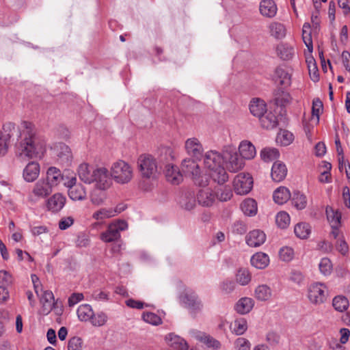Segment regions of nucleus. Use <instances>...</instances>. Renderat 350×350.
<instances>
[{"instance_id":"1","label":"nucleus","mask_w":350,"mask_h":350,"mask_svg":"<svg viewBox=\"0 0 350 350\" xmlns=\"http://www.w3.org/2000/svg\"><path fill=\"white\" fill-rule=\"evenodd\" d=\"M18 131L20 157L28 159L41 157L45 151L46 142L36 135L34 125L24 121Z\"/></svg>"},{"instance_id":"2","label":"nucleus","mask_w":350,"mask_h":350,"mask_svg":"<svg viewBox=\"0 0 350 350\" xmlns=\"http://www.w3.org/2000/svg\"><path fill=\"white\" fill-rule=\"evenodd\" d=\"M204 166L208 170L211 178L218 184L221 185L228 180V175L223 166L224 159L223 152L215 150L206 152L204 158Z\"/></svg>"},{"instance_id":"3","label":"nucleus","mask_w":350,"mask_h":350,"mask_svg":"<svg viewBox=\"0 0 350 350\" xmlns=\"http://www.w3.org/2000/svg\"><path fill=\"white\" fill-rule=\"evenodd\" d=\"M173 151L170 147H163L160 150V161L165 162V174L168 182L173 185H178L183 180V174L178 167L168 163L174 159Z\"/></svg>"},{"instance_id":"4","label":"nucleus","mask_w":350,"mask_h":350,"mask_svg":"<svg viewBox=\"0 0 350 350\" xmlns=\"http://www.w3.org/2000/svg\"><path fill=\"white\" fill-rule=\"evenodd\" d=\"M195 159H185L182 161V172L186 176L190 177L195 185L205 187L208 185L207 177L202 174V172Z\"/></svg>"},{"instance_id":"5","label":"nucleus","mask_w":350,"mask_h":350,"mask_svg":"<svg viewBox=\"0 0 350 350\" xmlns=\"http://www.w3.org/2000/svg\"><path fill=\"white\" fill-rule=\"evenodd\" d=\"M128 223L125 220L118 219L111 223L107 230L100 234V239L106 243L113 242L120 239V232L128 228Z\"/></svg>"},{"instance_id":"6","label":"nucleus","mask_w":350,"mask_h":350,"mask_svg":"<svg viewBox=\"0 0 350 350\" xmlns=\"http://www.w3.org/2000/svg\"><path fill=\"white\" fill-rule=\"evenodd\" d=\"M111 175L118 183L124 184L131 180L133 171L127 163L120 160L113 164Z\"/></svg>"},{"instance_id":"7","label":"nucleus","mask_w":350,"mask_h":350,"mask_svg":"<svg viewBox=\"0 0 350 350\" xmlns=\"http://www.w3.org/2000/svg\"><path fill=\"white\" fill-rule=\"evenodd\" d=\"M180 301L194 317L203 308V304L198 295L192 290L185 291L180 297Z\"/></svg>"},{"instance_id":"8","label":"nucleus","mask_w":350,"mask_h":350,"mask_svg":"<svg viewBox=\"0 0 350 350\" xmlns=\"http://www.w3.org/2000/svg\"><path fill=\"white\" fill-rule=\"evenodd\" d=\"M138 165L143 178H154L157 174V165L151 155H141L138 159Z\"/></svg>"},{"instance_id":"9","label":"nucleus","mask_w":350,"mask_h":350,"mask_svg":"<svg viewBox=\"0 0 350 350\" xmlns=\"http://www.w3.org/2000/svg\"><path fill=\"white\" fill-rule=\"evenodd\" d=\"M327 288L325 284L314 282L308 287V297L311 303L321 304L327 299Z\"/></svg>"},{"instance_id":"10","label":"nucleus","mask_w":350,"mask_h":350,"mask_svg":"<svg viewBox=\"0 0 350 350\" xmlns=\"http://www.w3.org/2000/svg\"><path fill=\"white\" fill-rule=\"evenodd\" d=\"M223 157L226 168L231 172H237L244 165L242 157H240L234 149L229 148L223 150Z\"/></svg>"},{"instance_id":"11","label":"nucleus","mask_w":350,"mask_h":350,"mask_svg":"<svg viewBox=\"0 0 350 350\" xmlns=\"http://www.w3.org/2000/svg\"><path fill=\"white\" fill-rule=\"evenodd\" d=\"M253 183V178L250 174L240 173L233 181L234 191L238 195H245L252 189Z\"/></svg>"},{"instance_id":"12","label":"nucleus","mask_w":350,"mask_h":350,"mask_svg":"<svg viewBox=\"0 0 350 350\" xmlns=\"http://www.w3.org/2000/svg\"><path fill=\"white\" fill-rule=\"evenodd\" d=\"M52 192V187L45 181V180H39L34 185L31 193L29 196V199L33 202H36L41 198H45Z\"/></svg>"},{"instance_id":"13","label":"nucleus","mask_w":350,"mask_h":350,"mask_svg":"<svg viewBox=\"0 0 350 350\" xmlns=\"http://www.w3.org/2000/svg\"><path fill=\"white\" fill-rule=\"evenodd\" d=\"M189 334L192 338L204 344L208 348L216 350L221 347V342L218 340L205 332L198 329H191L189 331Z\"/></svg>"},{"instance_id":"14","label":"nucleus","mask_w":350,"mask_h":350,"mask_svg":"<svg viewBox=\"0 0 350 350\" xmlns=\"http://www.w3.org/2000/svg\"><path fill=\"white\" fill-rule=\"evenodd\" d=\"M93 178L96 187L100 190H106L111 184V179L109 172L105 167L96 168Z\"/></svg>"},{"instance_id":"15","label":"nucleus","mask_w":350,"mask_h":350,"mask_svg":"<svg viewBox=\"0 0 350 350\" xmlns=\"http://www.w3.org/2000/svg\"><path fill=\"white\" fill-rule=\"evenodd\" d=\"M185 148L188 155L196 160H200L203 154V147L198 139L189 138L186 140Z\"/></svg>"},{"instance_id":"16","label":"nucleus","mask_w":350,"mask_h":350,"mask_svg":"<svg viewBox=\"0 0 350 350\" xmlns=\"http://www.w3.org/2000/svg\"><path fill=\"white\" fill-rule=\"evenodd\" d=\"M66 202V198L64 195L56 193L48 199L46 207L49 211L53 213H58L64 208Z\"/></svg>"},{"instance_id":"17","label":"nucleus","mask_w":350,"mask_h":350,"mask_svg":"<svg viewBox=\"0 0 350 350\" xmlns=\"http://www.w3.org/2000/svg\"><path fill=\"white\" fill-rule=\"evenodd\" d=\"M265 240L266 235L260 230L250 231L246 236V243L250 247H259L265 243Z\"/></svg>"},{"instance_id":"18","label":"nucleus","mask_w":350,"mask_h":350,"mask_svg":"<svg viewBox=\"0 0 350 350\" xmlns=\"http://www.w3.org/2000/svg\"><path fill=\"white\" fill-rule=\"evenodd\" d=\"M259 11L265 17L273 18L278 12V7L273 0H262L259 5Z\"/></svg>"},{"instance_id":"19","label":"nucleus","mask_w":350,"mask_h":350,"mask_svg":"<svg viewBox=\"0 0 350 350\" xmlns=\"http://www.w3.org/2000/svg\"><path fill=\"white\" fill-rule=\"evenodd\" d=\"M178 202L183 208L187 211L192 210L196 206L194 192L191 191H183L179 196Z\"/></svg>"},{"instance_id":"20","label":"nucleus","mask_w":350,"mask_h":350,"mask_svg":"<svg viewBox=\"0 0 350 350\" xmlns=\"http://www.w3.org/2000/svg\"><path fill=\"white\" fill-rule=\"evenodd\" d=\"M286 174L287 168L283 162L278 161L273 164L271 176L273 181L281 182L286 178Z\"/></svg>"},{"instance_id":"21","label":"nucleus","mask_w":350,"mask_h":350,"mask_svg":"<svg viewBox=\"0 0 350 350\" xmlns=\"http://www.w3.org/2000/svg\"><path fill=\"white\" fill-rule=\"evenodd\" d=\"M95 169L88 163H81L78 168V175L81 180L86 184L94 183L93 176Z\"/></svg>"},{"instance_id":"22","label":"nucleus","mask_w":350,"mask_h":350,"mask_svg":"<svg viewBox=\"0 0 350 350\" xmlns=\"http://www.w3.org/2000/svg\"><path fill=\"white\" fill-rule=\"evenodd\" d=\"M40 165L37 162H29L23 170V178L25 181L31 183L34 181L39 175Z\"/></svg>"},{"instance_id":"23","label":"nucleus","mask_w":350,"mask_h":350,"mask_svg":"<svg viewBox=\"0 0 350 350\" xmlns=\"http://www.w3.org/2000/svg\"><path fill=\"white\" fill-rule=\"evenodd\" d=\"M251 113L259 119L267 111V105L263 100L253 98L250 103Z\"/></svg>"},{"instance_id":"24","label":"nucleus","mask_w":350,"mask_h":350,"mask_svg":"<svg viewBox=\"0 0 350 350\" xmlns=\"http://www.w3.org/2000/svg\"><path fill=\"white\" fill-rule=\"evenodd\" d=\"M55 154L62 163L68 164L71 161L72 153L68 146L59 143L55 148Z\"/></svg>"},{"instance_id":"25","label":"nucleus","mask_w":350,"mask_h":350,"mask_svg":"<svg viewBox=\"0 0 350 350\" xmlns=\"http://www.w3.org/2000/svg\"><path fill=\"white\" fill-rule=\"evenodd\" d=\"M165 339L168 341L169 345L177 350H188L189 345L187 342L182 337L174 334V333L168 334Z\"/></svg>"},{"instance_id":"26","label":"nucleus","mask_w":350,"mask_h":350,"mask_svg":"<svg viewBox=\"0 0 350 350\" xmlns=\"http://www.w3.org/2000/svg\"><path fill=\"white\" fill-rule=\"evenodd\" d=\"M278 56L284 61L291 59L295 55L294 48L287 43H280L276 46Z\"/></svg>"},{"instance_id":"27","label":"nucleus","mask_w":350,"mask_h":350,"mask_svg":"<svg viewBox=\"0 0 350 350\" xmlns=\"http://www.w3.org/2000/svg\"><path fill=\"white\" fill-rule=\"evenodd\" d=\"M63 175L60 170L55 167H50L46 172L47 182L52 187L59 185L63 180Z\"/></svg>"},{"instance_id":"28","label":"nucleus","mask_w":350,"mask_h":350,"mask_svg":"<svg viewBox=\"0 0 350 350\" xmlns=\"http://www.w3.org/2000/svg\"><path fill=\"white\" fill-rule=\"evenodd\" d=\"M251 265L258 269L266 268L269 263V257L263 252H257L250 259Z\"/></svg>"},{"instance_id":"29","label":"nucleus","mask_w":350,"mask_h":350,"mask_svg":"<svg viewBox=\"0 0 350 350\" xmlns=\"http://www.w3.org/2000/svg\"><path fill=\"white\" fill-rule=\"evenodd\" d=\"M254 305V300L250 297L241 298L235 305V310L241 314H245L249 313L253 308Z\"/></svg>"},{"instance_id":"30","label":"nucleus","mask_w":350,"mask_h":350,"mask_svg":"<svg viewBox=\"0 0 350 350\" xmlns=\"http://www.w3.org/2000/svg\"><path fill=\"white\" fill-rule=\"evenodd\" d=\"M240 155L243 159H251L256 155V148L254 146L248 141H243L239 146Z\"/></svg>"},{"instance_id":"31","label":"nucleus","mask_w":350,"mask_h":350,"mask_svg":"<svg viewBox=\"0 0 350 350\" xmlns=\"http://www.w3.org/2000/svg\"><path fill=\"white\" fill-rule=\"evenodd\" d=\"M197 199L200 205L210 206L215 201V196L208 189H200L197 194Z\"/></svg>"},{"instance_id":"32","label":"nucleus","mask_w":350,"mask_h":350,"mask_svg":"<svg viewBox=\"0 0 350 350\" xmlns=\"http://www.w3.org/2000/svg\"><path fill=\"white\" fill-rule=\"evenodd\" d=\"M259 120L262 127L266 129H273L278 124L277 116L271 111H267Z\"/></svg>"},{"instance_id":"33","label":"nucleus","mask_w":350,"mask_h":350,"mask_svg":"<svg viewBox=\"0 0 350 350\" xmlns=\"http://www.w3.org/2000/svg\"><path fill=\"white\" fill-rule=\"evenodd\" d=\"M274 79L280 85L287 87L291 85V75L284 68L278 67L274 72Z\"/></svg>"},{"instance_id":"34","label":"nucleus","mask_w":350,"mask_h":350,"mask_svg":"<svg viewBox=\"0 0 350 350\" xmlns=\"http://www.w3.org/2000/svg\"><path fill=\"white\" fill-rule=\"evenodd\" d=\"M291 193L288 188L280 187L276 189L273 194V198L275 203L284 204L291 198Z\"/></svg>"},{"instance_id":"35","label":"nucleus","mask_w":350,"mask_h":350,"mask_svg":"<svg viewBox=\"0 0 350 350\" xmlns=\"http://www.w3.org/2000/svg\"><path fill=\"white\" fill-rule=\"evenodd\" d=\"M230 329L232 333L237 336L243 334L247 329V320L243 317L236 319L234 321L230 324Z\"/></svg>"},{"instance_id":"36","label":"nucleus","mask_w":350,"mask_h":350,"mask_svg":"<svg viewBox=\"0 0 350 350\" xmlns=\"http://www.w3.org/2000/svg\"><path fill=\"white\" fill-rule=\"evenodd\" d=\"M94 310L90 304H81L77 310V314L78 319L81 321H90L93 316Z\"/></svg>"},{"instance_id":"37","label":"nucleus","mask_w":350,"mask_h":350,"mask_svg":"<svg viewBox=\"0 0 350 350\" xmlns=\"http://www.w3.org/2000/svg\"><path fill=\"white\" fill-rule=\"evenodd\" d=\"M254 295L258 300L265 301L271 297L272 291L267 284H261L256 288Z\"/></svg>"},{"instance_id":"38","label":"nucleus","mask_w":350,"mask_h":350,"mask_svg":"<svg viewBox=\"0 0 350 350\" xmlns=\"http://www.w3.org/2000/svg\"><path fill=\"white\" fill-rule=\"evenodd\" d=\"M241 208L245 215L254 216L257 213V203L254 199L247 198L242 202Z\"/></svg>"},{"instance_id":"39","label":"nucleus","mask_w":350,"mask_h":350,"mask_svg":"<svg viewBox=\"0 0 350 350\" xmlns=\"http://www.w3.org/2000/svg\"><path fill=\"white\" fill-rule=\"evenodd\" d=\"M68 194L69 198L73 200H83L86 198V192L85 187L78 184L77 187H72L68 190Z\"/></svg>"},{"instance_id":"40","label":"nucleus","mask_w":350,"mask_h":350,"mask_svg":"<svg viewBox=\"0 0 350 350\" xmlns=\"http://www.w3.org/2000/svg\"><path fill=\"white\" fill-rule=\"evenodd\" d=\"M325 213L330 226L341 225V213L338 210H334L331 206H327Z\"/></svg>"},{"instance_id":"41","label":"nucleus","mask_w":350,"mask_h":350,"mask_svg":"<svg viewBox=\"0 0 350 350\" xmlns=\"http://www.w3.org/2000/svg\"><path fill=\"white\" fill-rule=\"evenodd\" d=\"M311 26L310 23H305L302 29V39L308 50L312 53L313 50L312 39L310 32Z\"/></svg>"},{"instance_id":"42","label":"nucleus","mask_w":350,"mask_h":350,"mask_svg":"<svg viewBox=\"0 0 350 350\" xmlns=\"http://www.w3.org/2000/svg\"><path fill=\"white\" fill-rule=\"evenodd\" d=\"M235 277L237 282L241 286L247 285L252 279L251 274L249 270L246 268L239 269Z\"/></svg>"},{"instance_id":"43","label":"nucleus","mask_w":350,"mask_h":350,"mask_svg":"<svg viewBox=\"0 0 350 350\" xmlns=\"http://www.w3.org/2000/svg\"><path fill=\"white\" fill-rule=\"evenodd\" d=\"M112 213H113L112 208H100L93 213L92 217L96 221H104L113 217Z\"/></svg>"},{"instance_id":"44","label":"nucleus","mask_w":350,"mask_h":350,"mask_svg":"<svg viewBox=\"0 0 350 350\" xmlns=\"http://www.w3.org/2000/svg\"><path fill=\"white\" fill-rule=\"evenodd\" d=\"M311 232L310 226L308 223H299L295 225L294 232L295 235L302 239H307Z\"/></svg>"},{"instance_id":"45","label":"nucleus","mask_w":350,"mask_h":350,"mask_svg":"<svg viewBox=\"0 0 350 350\" xmlns=\"http://www.w3.org/2000/svg\"><path fill=\"white\" fill-rule=\"evenodd\" d=\"M293 205L298 210H302L306 208L307 204L306 197L299 191H295L292 196Z\"/></svg>"},{"instance_id":"46","label":"nucleus","mask_w":350,"mask_h":350,"mask_svg":"<svg viewBox=\"0 0 350 350\" xmlns=\"http://www.w3.org/2000/svg\"><path fill=\"white\" fill-rule=\"evenodd\" d=\"M260 157L265 162H270L280 157L278 149L274 148H265L261 150Z\"/></svg>"},{"instance_id":"47","label":"nucleus","mask_w":350,"mask_h":350,"mask_svg":"<svg viewBox=\"0 0 350 350\" xmlns=\"http://www.w3.org/2000/svg\"><path fill=\"white\" fill-rule=\"evenodd\" d=\"M274 101L277 106H280L281 107H286L290 104L291 101V96L288 92L279 90L278 92L275 94Z\"/></svg>"},{"instance_id":"48","label":"nucleus","mask_w":350,"mask_h":350,"mask_svg":"<svg viewBox=\"0 0 350 350\" xmlns=\"http://www.w3.org/2000/svg\"><path fill=\"white\" fill-rule=\"evenodd\" d=\"M270 33L276 39H282L285 36L284 26L280 23H272L269 26Z\"/></svg>"},{"instance_id":"49","label":"nucleus","mask_w":350,"mask_h":350,"mask_svg":"<svg viewBox=\"0 0 350 350\" xmlns=\"http://www.w3.org/2000/svg\"><path fill=\"white\" fill-rule=\"evenodd\" d=\"M332 305L336 310L342 312L348 308L349 301L344 296H336L333 299Z\"/></svg>"},{"instance_id":"50","label":"nucleus","mask_w":350,"mask_h":350,"mask_svg":"<svg viewBox=\"0 0 350 350\" xmlns=\"http://www.w3.org/2000/svg\"><path fill=\"white\" fill-rule=\"evenodd\" d=\"M216 197L221 202H226L232 197L233 193L229 186H224L218 189L216 191Z\"/></svg>"},{"instance_id":"51","label":"nucleus","mask_w":350,"mask_h":350,"mask_svg":"<svg viewBox=\"0 0 350 350\" xmlns=\"http://www.w3.org/2000/svg\"><path fill=\"white\" fill-rule=\"evenodd\" d=\"M42 300L44 301V302H45L43 304L44 307H46V304H49V305H47V306H48L47 312H49L52 310L53 308H54L55 309L57 308V301H56L55 302L54 301L52 304H51V302L52 301L55 300V297H54V295H53L52 291H45L43 293Z\"/></svg>"},{"instance_id":"52","label":"nucleus","mask_w":350,"mask_h":350,"mask_svg":"<svg viewBox=\"0 0 350 350\" xmlns=\"http://www.w3.org/2000/svg\"><path fill=\"white\" fill-rule=\"evenodd\" d=\"M107 321V316L105 312H99L95 314L94 312L90 322L93 326L101 327L106 323Z\"/></svg>"},{"instance_id":"53","label":"nucleus","mask_w":350,"mask_h":350,"mask_svg":"<svg viewBox=\"0 0 350 350\" xmlns=\"http://www.w3.org/2000/svg\"><path fill=\"white\" fill-rule=\"evenodd\" d=\"M290 216L284 211L279 212L275 217V221L278 227L280 228H286L290 224Z\"/></svg>"},{"instance_id":"54","label":"nucleus","mask_w":350,"mask_h":350,"mask_svg":"<svg viewBox=\"0 0 350 350\" xmlns=\"http://www.w3.org/2000/svg\"><path fill=\"white\" fill-rule=\"evenodd\" d=\"M319 267L321 273L325 276L329 275L332 271V264L328 258H321Z\"/></svg>"},{"instance_id":"55","label":"nucleus","mask_w":350,"mask_h":350,"mask_svg":"<svg viewBox=\"0 0 350 350\" xmlns=\"http://www.w3.org/2000/svg\"><path fill=\"white\" fill-rule=\"evenodd\" d=\"M142 319L152 325H158L161 324L162 320L159 316L157 314L150 312H145L142 314Z\"/></svg>"},{"instance_id":"56","label":"nucleus","mask_w":350,"mask_h":350,"mask_svg":"<svg viewBox=\"0 0 350 350\" xmlns=\"http://www.w3.org/2000/svg\"><path fill=\"white\" fill-rule=\"evenodd\" d=\"M323 167L325 170L321 174L319 180L321 183H331L332 178L330 177V171L332 170V164L327 161H323Z\"/></svg>"},{"instance_id":"57","label":"nucleus","mask_w":350,"mask_h":350,"mask_svg":"<svg viewBox=\"0 0 350 350\" xmlns=\"http://www.w3.org/2000/svg\"><path fill=\"white\" fill-rule=\"evenodd\" d=\"M280 258L285 262H290L294 257V251L290 247H283L279 251Z\"/></svg>"},{"instance_id":"58","label":"nucleus","mask_w":350,"mask_h":350,"mask_svg":"<svg viewBox=\"0 0 350 350\" xmlns=\"http://www.w3.org/2000/svg\"><path fill=\"white\" fill-rule=\"evenodd\" d=\"M9 142V134L0 133V156H3L7 153Z\"/></svg>"},{"instance_id":"59","label":"nucleus","mask_w":350,"mask_h":350,"mask_svg":"<svg viewBox=\"0 0 350 350\" xmlns=\"http://www.w3.org/2000/svg\"><path fill=\"white\" fill-rule=\"evenodd\" d=\"M83 341L79 337L71 338L68 342V350H82Z\"/></svg>"},{"instance_id":"60","label":"nucleus","mask_w":350,"mask_h":350,"mask_svg":"<svg viewBox=\"0 0 350 350\" xmlns=\"http://www.w3.org/2000/svg\"><path fill=\"white\" fill-rule=\"evenodd\" d=\"M234 347L236 350H250L251 343L245 338H238L234 341Z\"/></svg>"},{"instance_id":"61","label":"nucleus","mask_w":350,"mask_h":350,"mask_svg":"<svg viewBox=\"0 0 350 350\" xmlns=\"http://www.w3.org/2000/svg\"><path fill=\"white\" fill-rule=\"evenodd\" d=\"M232 231L234 234H243L247 231V227L243 222L237 221L232 225Z\"/></svg>"},{"instance_id":"62","label":"nucleus","mask_w":350,"mask_h":350,"mask_svg":"<svg viewBox=\"0 0 350 350\" xmlns=\"http://www.w3.org/2000/svg\"><path fill=\"white\" fill-rule=\"evenodd\" d=\"M323 103L319 98L314 99L312 101V113L313 116H316L319 119L320 111L323 109Z\"/></svg>"},{"instance_id":"63","label":"nucleus","mask_w":350,"mask_h":350,"mask_svg":"<svg viewBox=\"0 0 350 350\" xmlns=\"http://www.w3.org/2000/svg\"><path fill=\"white\" fill-rule=\"evenodd\" d=\"M236 286V284L233 280H226L221 284V288L226 293H232Z\"/></svg>"},{"instance_id":"64","label":"nucleus","mask_w":350,"mask_h":350,"mask_svg":"<svg viewBox=\"0 0 350 350\" xmlns=\"http://www.w3.org/2000/svg\"><path fill=\"white\" fill-rule=\"evenodd\" d=\"M84 298L83 294L80 293H73L68 297V303L70 307H72Z\"/></svg>"}]
</instances>
